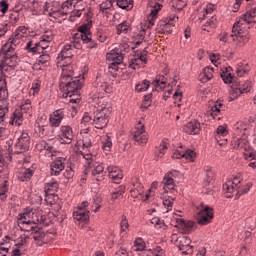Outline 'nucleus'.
I'll use <instances>...</instances> for the list:
<instances>
[{
  "mask_svg": "<svg viewBox=\"0 0 256 256\" xmlns=\"http://www.w3.org/2000/svg\"><path fill=\"white\" fill-rule=\"evenodd\" d=\"M59 190V182L56 179L51 178L48 182L45 183V200L49 203H52L50 197H54L57 191Z\"/></svg>",
  "mask_w": 256,
  "mask_h": 256,
  "instance_id": "obj_18",
  "label": "nucleus"
},
{
  "mask_svg": "<svg viewBox=\"0 0 256 256\" xmlns=\"http://www.w3.org/2000/svg\"><path fill=\"white\" fill-rule=\"evenodd\" d=\"M91 124L94 125L93 113L85 112L82 119H81V125L82 126H90Z\"/></svg>",
  "mask_w": 256,
  "mask_h": 256,
  "instance_id": "obj_44",
  "label": "nucleus"
},
{
  "mask_svg": "<svg viewBox=\"0 0 256 256\" xmlns=\"http://www.w3.org/2000/svg\"><path fill=\"white\" fill-rule=\"evenodd\" d=\"M66 163H67V158H65V157H57L50 164V173H51V175H53L55 177L60 175V173L62 171H64Z\"/></svg>",
  "mask_w": 256,
  "mask_h": 256,
  "instance_id": "obj_19",
  "label": "nucleus"
},
{
  "mask_svg": "<svg viewBox=\"0 0 256 256\" xmlns=\"http://www.w3.org/2000/svg\"><path fill=\"white\" fill-rule=\"evenodd\" d=\"M250 129L249 122L238 121L234 125L235 137L231 141V145L235 150H245L246 153H250V146L247 140V135H249L248 130Z\"/></svg>",
  "mask_w": 256,
  "mask_h": 256,
  "instance_id": "obj_4",
  "label": "nucleus"
},
{
  "mask_svg": "<svg viewBox=\"0 0 256 256\" xmlns=\"http://www.w3.org/2000/svg\"><path fill=\"white\" fill-rule=\"evenodd\" d=\"M117 33H127L128 29H130V24L127 21L122 22V24L117 25L116 27Z\"/></svg>",
  "mask_w": 256,
  "mask_h": 256,
  "instance_id": "obj_56",
  "label": "nucleus"
},
{
  "mask_svg": "<svg viewBox=\"0 0 256 256\" xmlns=\"http://www.w3.org/2000/svg\"><path fill=\"white\" fill-rule=\"evenodd\" d=\"M46 221L43 211H33L32 208H26L17 217V223L20 229H27L28 224H44Z\"/></svg>",
  "mask_w": 256,
  "mask_h": 256,
  "instance_id": "obj_6",
  "label": "nucleus"
},
{
  "mask_svg": "<svg viewBox=\"0 0 256 256\" xmlns=\"http://www.w3.org/2000/svg\"><path fill=\"white\" fill-rule=\"evenodd\" d=\"M245 160H256V151L244 152Z\"/></svg>",
  "mask_w": 256,
  "mask_h": 256,
  "instance_id": "obj_64",
  "label": "nucleus"
},
{
  "mask_svg": "<svg viewBox=\"0 0 256 256\" xmlns=\"http://www.w3.org/2000/svg\"><path fill=\"white\" fill-rule=\"evenodd\" d=\"M146 248V243L144 239L142 238H136L134 242V250L139 251V253H142V251Z\"/></svg>",
  "mask_w": 256,
  "mask_h": 256,
  "instance_id": "obj_50",
  "label": "nucleus"
},
{
  "mask_svg": "<svg viewBox=\"0 0 256 256\" xmlns=\"http://www.w3.org/2000/svg\"><path fill=\"white\" fill-rule=\"evenodd\" d=\"M19 43H21L20 40V33L18 32V30L16 31V35L14 37H11L5 44L4 46H2V51H9L12 50V52L15 51V48L17 47V45H19Z\"/></svg>",
  "mask_w": 256,
  "mask_h": 256,
  "instance_id": "obj_30",
  "label": "nucleus"
},
{
  "mask_svg": "<svg viewBox=\"0 0 256 256\" xmlns=\"http://www.w3.org/2000/svg\"><path fill=\"white\" fill-rule=\"evenodd\" d=\"M108 177L116 184H119L121 179H123V172L117 166H108Z\"/></svg>",
  "mask_w": 256,
  "mask_h": 256,
  "instance_id": "obj_25",
  "label": "nucleus"
},
{
  "mask_svg": "<svg viewBox=\"0 0 256 256\" xmlns=\"http://www.w3.org/2000/svg\"><path fill=\"white\" fill-rule=\"evenodd\" d=\"M20 109H21L23 122L26 119L33 117V106H32V102H31V100H29V98L21 104Z\"/></svg>",
  "mask_w": 256,
  "mask_h": 256,
  "instance_id": "obj_27",
  "label": "nucleus"
},
{
  "mask_svg": "<svg viewBox=\"0 0 256 256\" xmlns=\"http://www.w3.org/2000/svg\"><path fill=\"white\" fill-rule=\"evenodd\" d=\"M111 31L105 25H100L96 31V37L100 43H108Z\"/></svg>",
  "mask_w": 256,
  "mask_h": 256,
  "instance_id": "obj_28",
  "label": "nucleus"
},
{
  "mask_svg": "<svg viewBox=\"0 0 256 256\" xmlns=\"http://www.w3.org/2000/svg\"><path fill=\"white\" fill-rule=\"evenodd\" d=\"M125 193V187L121 186L112 192V199H120Z\"/></svg>",
  "mask_w": 256,
  "mask_h": 256,
  "instance_id": "obj_59",
  "label": "nucleus"
},
{
  "mask_svg": "<svg viewBox=\"0 0 256 256\" xmlns=\"http://www.w3.org/2000/svg\"><path fill=\"white\" fill-rule=\"evenodd\" d=\"M174 29V19L170 18L169 21H160V24L156 28L159 34H170Z\"/></svg>",
  "mask_w": 256,
  "mask_h": 256,
  "instance_id": "obj_24",
  "label": "nucleus"
},
{
  "mask_svg": "<svg viewBox=\"0 0 256 256\" xmlns=\"http://www.w3.org/2000/svg\"><path fill=\"white\" fill-rule=\"evenodd\" d=\"M31 238L34 239V244L38 247H42V245L48 244L50 241L48 233H45L42 229H38L36 226L34 232L31 233Z\"/></svg>",
  "mask_w": 256,
  "mask_h": 256,
  "instance_id": "obj_17",
  "label": "nucleus"
},
{
  "mask_svg": "<svg viewBox=\"0 0 256 256\" xmlns=\"http://www.w3.org/2000/svg\"><path fill=\"white\" fill-rule=\"evenodd\" d=\"M210 60H211L212 64H214V66L218 67L222 61L221 54H211Z\"/></svg>",
  "mask_w": 256,
  "mask_h": 256,
  "instance_id": "obj_60",
  "label": "nucleus"
},
{
  "mask_svg": "<svg viewBox=\"0 0 256 256\" xmlns=\"http://www.w3.org/2000/svg\"><path fill=\"white\" fill-rule=\"evenodd\" d=\"M84 41L85 44L87 45V48L89 49H94L97 48L98 43L96 42V40L92 39V34L89 33L87 36H84Z\"/></svg>",
  "mask_w": 256,
  "mask_h": 256,
  "instance_id": "obj_49",
  "label": "nucleus"
},
{
  "mask_svg": "<svg viewBox=\"0 0 256 256\" xmlns=\"http://www.w3.org/2000/svg\"><path fill=\"white\" fill-rule=\"evenodd\" d=\"M213 73V67H204V69L199 75V81L203 83L211 81V79L213 78Z\"/></svg>",
  "mask_w": 256,
  "mask_h": 256,
  "instance_id": "obj_33",
  "label": "nucleus"
},
{
  "mask_svg": "<svg viewBox=\"0 0 256 256\" xmlns=\"http://www.w3.org/2000/svg\"><path fill=\"white\" fill-rule=\"evenodd\" d=\"M233 69L231 66L225 67L220 73V77L225 84H231L234 81V76L232 75Z\"/></svg>",
  "mask_w": 256,
  "mask_h": 256,
  "instance_id": "obj_34",
  "label": "nucleus"
},
{
  "mask_svg": "<svg viewBox=\"0 0 256 256\" xmlns=\"http://www.w3.org/2000/svg\"><path fill=\"white\" fill-rule=\"evenodd\" d=\"M162 199H163V205L167 208V211H170V209L173 208V204L175 201L174 197L163 194Z\"/></svg>",
  "mask_w": 256,
  "mask_h": 256,
  "instance_id": "obj_47",
  "label": "nucleus"
},
{
  "mask_svg": "<svg viewBox=\"0 0 256 256\" xmlns=\"http://www.w3.org/2000/svg\"><path fill=\"white\" fill-rule=\"evenodd\" d=\"M112 147H113V143H112L111 137L104 136L102 138V148H103V150L110 151Z\"/></svg>",
  "mask_w": 256,
  "mask_h": 256,
  "instance_id": "obj_53",
  "label": "nucleus"
},
{
  "mask_svg": "<svg viewBox=\"0 0 256 256\" xmlns=\"http://www.w3.org/2000/svg\"><path fill=\"white\" fill-rule=\"evenodd\" d=\"M4 57L0 63V71L2 75L0 76V99L4 100L8 97L7 90V81L6 77L13 75L15 73V69L19 64V57L13 52L11 49L8 51H2Z\"/></svg>",
  "mask_w": 256,
  "mask_h": 256,
  "instance_id": "obj_3",
  "label": "nucleus"
},
{
  "mask_svg": "<svg viewBox=\"0 0 256 256\" xmlns=\"http://www.w3.org/2000/svg\"><path fill=\"white\" fill-rule=\"evenodd\" d=\"M227 135V128L224 127V125H219L216 129L215 139L220 147H223L227 144Z\"/></svg>",
  "mask_w": 256,
  "mask_h": 256,
  "instance_id": "obj_23",
  "label": "nucleus"
},
{
  "mask_svg": "<svg viewBox=\"0 0 256 256\" xmlns=\"http://www.w3.org/2000/svg\"><path fill=\"white\" fill-rule=\"evenodd\" d=\"M54 39V36L52 33H45L41 36V43L40 45H43L44 42L47 43L48 46H50L52 40Z\"/></svg>",
  "mask_w": 256,
  "mask_h": 256,
  "instance_id": "obj_57",
  "label": "nucleus"
},
{
  "mask_svg": "<svg viewBox=\"0 0 256 256\" xmlns=\"http://www.w3.org/2000/svg\"><path fill=\"white\" fill-rule=\"evenodd\" d=\"M9 191L8 181H4L0 184V199L5 200L7 199V193Z\"/></svg>",
  "mask_w": 256,
  "mask_h": 256,
  "instance_id": "obj_52",
  "label": "nucleus"
},
{
  "mask_svg": "<svg viewBox=\"0 0 256 256\" xmlns=\"http://www.w3.org/2000/svg\"><path fill=\"white\" fill-rule=\"evenodd\" d=\"M9 114V106L7 104H3L0 106V124H5L6 117Z\"/></svg>",
  "mask_w": 256,
  "mask_h": 256,
  "instance_id": "obj_48",
  "label": "nucleus"
},
{
  "mask_svg": "<svg viewBox=\"0 0 256 256\" xmlns=\"http://www.w3.org/2000/svg\"><path fill=\"white\" fill-rule=\"evenodd\" d=\"M152 104V93L147 94L146 96H144V102L142 103V108H149V106H151Z\"/></svg>",
  "mask_w": 256,
  "mask_h": 256,
  "instance_id": "obj_61",
  "label": "nucleus"
},
{
  "mask_svg": "<svg viewBox=\"0 0 256 256\" xmlns=\"http://www.w3.org/2000/svg\"><path fill=\"white\" fill-rule=\"evenodd\" d=\"M133 136L134 141L137 142L139 145L147 144L149 137L143 120H140L136 124Z\"/></svg>",
  "mask_w": 256,
  "mask_h": 256,
  "instance_id": "obj_10",
  "label": "nucleus"
},
{
  "mask_svg": "<svg viewBox=\"0 0 256 256\" xmlns=\"http://www.w3.org/2000/svg\"><path fill=\"white\" fill-rule=\"evenodd\" d=\"M237 90L240 93H249V91H251V82H244L243 84H239L237 86Z\"/></svg>",
  "mask_w": 256,
  "mask_h": 256,
  "instance_id": "obj_54",
  "label": "nucleus"
},
{
  "mask_svg": "<svg viewBox=\"0 0 256 256\" xmlns=\"http://www.w3.org/2000/svg\"><path fill=\"white\" fill-rule=\"evenodd\" d=\"M90 33V25L89 24H84L79 27L78 33H75L76 41L79 43V49L82 48L83 43H85L84 39L85 36H88Z\"/></svg>",
  "mask_w": 256,
  "mask_h": 256,
  "instance_id": "obj_26",
  "label": "nucleus"
},
{
  "mask_svg": "<svg viewBox=\"0 0 256 256\" xmlns=\"http://www.w3.org/2000/svg\"><path fill=\"white\" fill-rule=\"evenodd\" d=\"M25 51L31 54H40L39 52V43L34 42V40H29L25 45Z\"/></svg>",
  "mask_w": 256,
  "mask_h": 256,
  "instance_id": "obj_41",
  "label": "nucleus"
},
{
  "mask_svg": "<svg viewBox=\"0 0 256 256\" xmlns=\"http://www.w3.org/2000/svg\"><path fill=\"white\" fill-rule=\"evenodd\" d=\"M111 112V106L98 108L95 112H93V126H95L96 129H105L109 123Z\"/></svg>",
  "mask_w": 256,
  "mask_h": 256,
  "instance_id": "obj_8",
  "label": "nucleus"
},
{
  "mask_svg": "<svg viewBox=\"0 0 256 256\" xmlns=\"http://www.w3.org/2000/svg\"><path fill=\"white\" fill-rule=\"evenodd\" d=\"M155 87H160V89H163L166 87L167 84V79L165 76H159L154 82H153Z\"/></svg>",
  "mask_w": 256,
  "mask_h": 256,
  "instance_id": "obj_55",
  "label": "nucleus"
},
{
  "mask_svg": "<svg viewBox=\"0 0 256 256\" xmlns=\"http://www.w3.org/2000/svg\"><path fill=\"white\" fill-rule=\"evenodd\" d=\"M118 7L121 9H132L133 7V0H116Z\"/></svg>",
  "mask_w": 256,
  "mask_h": 256,
  "instance_id": "obj_51",
  "label": "nucleus"
},
{
  "mask_svg": "<svg viewBox=\"0 0 256 256\" xmlns=\"http://www.w3.org/2000/svg\"><path fill=\"white\" fill-rule=\"evenodd\" d=\"M23 123H24L23 113L20 106L10 114L8 124L9 126L21 127L23 126Z\"/></svg>",
  "mask_w": 256,
  "mask_h": 256,
  "instance_id": "obj_20",
  "label": "nucleus"
},
{
  "mask_svg": "<svg viewBox=\"0 0 256 256\" xmlns=\"http://www.w3.org/2000/svg\"><path fill=\"white\" fill-rule=\"evenodd\" d=\"M167 150H168V145L167 143L163 142L160 144V146H158V148H156L155 156L158 159H162V157L165 156Z\"/></svg>",
  "mask_w": 256,
  "mask_h": 256,
  "instance_id": "obj_45",
  "label": "nucleus"
},
{
  "mask_svg": "<svg viewBox=\"0 0 256 256\" xmlns=\"http://www.w3.org/2000/svg\"><path fill=\"white\" fill-rule=\"evenodd\" d=\"M72 7V0L64 1V3L62 4V9L57 10V14L60 13L61 15H68V13L72 11Z\"/></svg>",
  "mask_w": 256,
  "mask_h": 256,
  "instance_id": "obj_43",
  "label": "nucleus"
},
{
  "mask_svg": "<svg viewBox=\"0 0 256 256\" xmlns=\"http://www.w3.org/2000/svg\"><path fill=\"white\" fill-rule=\"evenodd\" d=\"M99 11L103 13V15H109V13L113 11V0L103 1L99 6Z\"/></svg>",
  "mask_w": 256,
  "mask_h": 256,
  "instance_id": "obj_39",
  "label": "nucleus"
},
{
  "mask_svg": "<svg viewBox=\"0 0 256 256\" xmlns=\"http://www.w3.org/2000/svg\"><path fill=\"white\" fill-rule=\"evenodd\" d=\"M200 130V122L196 120L187 122V124H185L183 127V131L188 133V135H198V133H200Z\"/></svg>",
  "mask_w": 256,
  "mask_h": 256,
  "instance_id": "obj_29",
  "label": "nucleus"
},
{
  "mask_svg": "<svg viewBox=\"0 0 256 256\" xmlns=\"http://www.w3.org/2000/svg\"><path fill=\"white\" fill-rule=\"evenodd\" d=\"M213 218V208H210V206H202L198 211L197 223L200 224V226H207V224L211 223Z\"/></svg>",
  "mask_w": 256,
  "mask_h": 256,
  "instance_id": "obj_12",
  "label": "nucleus"
},
{
  "mask_svg": "<svg viewBox=\"0 0 256 256\" xmlns=\"http://www.w3.org/2000/svg\"><path fill=\"white\" fill-rule=\"evenodd\" d=\"M162 0L158 1H151L150 3V15L147 18V25L148 28L153 27V25L156 23L158 12L161 11L163 4L161 3Z\"/></svg>",
  "mask_w": 256,
  "mask_h": 256,
  "instance_id": "obj_14",
  "label": "nucleus"
},
{
  "mask_svg": "<svg viewBox=\"0 0 256 256\" xmlns=\"http://www.w3.org/2000/svg\"><path fill=\"white\" fill-rule=\"evenodd\" d=\"M29 239L30 238L28 235H21L20 238L16 241V247L20 249L22 254H24L28 248Z\"/></svg>",
  "mask_w": 256,
  "mask_h": 256,
  "instance_id": "obj_36",
  "label": "nucleus"
},
{
  "mask_svg": "<svg viewBox=\"0 0 256 256\" xmlns=\"http://www.w3.org/2000/svg\"><path fill=\"white\" fill-rule=\"evenodd\" d=\"M191 239L188 236H179L176 239V245L183 252V254H193L194 246L191 245Z\"/></svg>",
  "mask_w": 256,
  "mask_h": 256,
  "instance_id": "obj_16",
  "label": "nucleus"
},
{
  "mask_svg": "<svg viewBox=\"0 0 256 256\" xmlns=\"http://www.w3.org/2000/svg\"><path fill=\"white\" fill-rule=\"evenodd\" d=\"M31 145V139L28 133H22L19 139L16 141L14 153L20 154L28 151Z\"/></svg>",
  "mask_w": 256,
  "mask_h": 256,
  "instance_id": "obj_13",
  "label": "nucleus"
},
{
  "mask_svg": "<svg viewBox=\"0 0 256 256\" xmlns=\"http://www.w3.org/2000/svg\"><path fill=\"white\" fill-rule=\"evenodd\" d=\"M47 125L44 124L42 119H37L35 122V133L39 135L40 137L46 136L47 135Z\"/></svg>",
  "mask_w": 256,
  "mask_h": 256,
  "instance_id": "obj_38",
  "label": "nucleus"
},
{
  "mask_svg": "<svg viewBox=\"0 0 256 256\" xmlns=\"http://www.w3.org/2000/svg\"><path fill=\"white\" fill-rule=\"evenodd\" d=\"M34 173H35L34 166H31L28 169H22L21 172L19 173V179H21V181L23 182L29 181V179L33 177Z\"/></svg>",
  "mask_w": 256,
  "mask_h": 256,
  "instance_id": "obj_37",
  "label": "nucleus"
},
{
  "mask_svg": "<svg viewBox=\"0 0 256 256\" xmlns=\"http://www.w3.org/2000/svg\"><path fill=\"white\" fill-rule=\"evenodd\" d=\"M65 118V112L63 109L54 110L49 116V124L51 127L61 126L62 121Z\"/></svg>",
  "mask_w": 256,
  "mask_h": 256,
  "instance_id": "obj_21",
  "label": "nucleus"
},
{
  "mask_svg": "<svg viewBox=\"0 0 256 256\" xmlns=\"http://www.w3.org/2000/svg\"><path fill=\"white\" fill-rule=\"evenodd\" d=\"M89 202H82L77 206L76 210L73 212V218L81 223H87L89 221Z\"/></svg>",
  "mask_w": 256,
  "mask_h": 256,
  "instance_id": "obj_9",
  "label": "nucleus"
},
{
  "mask_svg": "<svg viewBox=\"0 0 256 256\" xmlns=\"http://www.w3.org/2000/svg\"><path fill=\"white\" fill-rule=\"evenodd\" d=\"M130 46L127 43H122L118 45L116 48L112 49V51L108 52L106 55V60L109 65V69L111 71H118L120 64L123 63V58L126 52H128Z\"/></svg>",
  "mask_w": 256,
  "mask_h": 256,
  "instance_id": "obj_7",
  "label": "nucleus"
},
{
  "mask_svg": "<svg viewBox=\"0 0 256 256\" xmlns=\"http://www.w3.org/2000/svg\"><path fill=\"white\" fill-rule=\"evenodd\" d=\"M50 60V55L49 54H45L43 53L42 55H40V57L38 58V63L39 64H47Z\"/></svg>",
  "mask_w": 256,
  "mask_h": 256,
  "instance_id": "obj_63",
  "label": "nucleus"
},
{
  "mask_svg": "<svg viewBox=\"0 0 256 256\" xmlns=\"http://www.w3.org/2000/svg\"><path fill=\"white\" fill-rule=\"evenodd\" d=\"M175 227H178L183 233H191L195 229L194 221H185L182 218H175Z\"/></svg>",
  "mask_w": 256,
  "mask_h": 256,
  "instance_id": "obj_22",
  "label": "nucleus"
},
{
  "mask_svg": "<svg viewBox=\"0 0 256 256\" xmlns=\"http://www.w3.org/2000/svg\"><path fill=\"white\" fill-rule=\"evenodd\" d=\"M74 131L71 125H61L57 134V138L61 144H71L74 139Z\"/></svg>",
  "mask_w": 256,
  "mask_h": 256,
  "instance_id": "obj_11",
  "label": "nucleus"
},
{
  "mask_svg": "<svg viewBox=\"0 0 256 256\" xmlns=\"http://www.w3.org/2000/svg\"><path fill=\"white\" fill-rule=\"evenodd\" d=\"M75 49H80V43L77 42L76 34L70 43L63 46L60 54L58 55V64L62 67V73L59 83V88L63 92V97L79 96V91L82 88V83L78 78H73L72 57Z\"/></svg>",
  "mask_w": 256,
  "mask_h": 256,
  "instance_id": "obj_1",
  "label": "nucleus"
},
{
  "mask_svg": "<svg viewBox=\"0 0 256 256\" xmlns=\"http://www.w3.org/2000/svg\"><path fill=\"white\" fill-rule=\"evenodd\" d=\"M252 186V182L242 184L241 178L239 176H235V178L226 181L225 184H223V190L226 197H233L235 194V199H239L242 194L248 193Z\"/></svg>",
  "mask_w": 256,
  "mask_h": 256,
  "instance_id": "obj_5",
  "label": "nucleus"
},
{
  "mask_svg": "<svg viewBox=\"0 0 256 256\" xmlns=\"http://www.w3.org/2000/svg\"><path fill=\"white\" fill-rule=\"evenodd\" d=\"M177 175V170H172L171 172L166 173L161 182V187L165 193H168V190H175L176 183L174 178H176Z\"/></svg>",
  "mask_w": 256,
  "mask_h": 256,
  "instance_id": "obj_15",
  "label": "nucleus"
},
{
  "mask_svg": "<svg viewBox=\"0 0 256 256\" xmlns=\"http://www.w3.org/2000/svg\"><path fill=\"white\" fill-rule=\"evenodd\" d=\"M253 23H256V7H251L248 4L244 15L233 25L232 37L236 48H243V46L249 43L251 39L249 29H251L250 24Z\"/></svg>",
  "mask_w": 256,
  "mask_h": 256,
  "instance_id": "obj_2",
  "label": "nucleus"
},
{
  "mask_svg": "<svg viewBox=\"0 0 256 256\" xmlns=\"http://www.w3.org/2000/svg\"><path fill=\"white\" fill-rule=\"evenodd\" d=\"M151 83L150 81H148L147 79H145L144 81L139 82L138 84H136L135 86V90L138 93H141L142 91H147L148 88L150 87Z\"/></svg>",
  "mask_w": 256,
  "mask_h": 256,
  "instance_id": "obj_46",
  "label": "nucleus"
},
{
  "mask_svg": "<svg viewBox=\"0 0 256 256\" xmlns=\"http://www.w3.org/2000/svg\"><path fill=\"white\" fill-rule=\"evenodd\" d=\"M196 157V153L194 151H192V149H186V151H175L174 154L172 155L173 159H186V160H190L191 162L194 161Z\"/></svg>",
  "mask_w": 256,
  "mask_h": 256,
  "instance_id": "obj_31",
  "label": "nucleus"
},
{
  "mask_svg": "<svg viewBox=\"0 0 256 256\" xmlns=\"http://www.w3.org/2000/svg\"><path fill=\"white\" fill-rule=\"evenodd\" d=\"M105 167L102 163L94 164V169L92 170V175L97 181H102L104 177Z\"/></svg>",
  "mask_w": 256,
  "mask_h": 256,
  "instance_id": "obj_35",
  "label": "nucleus"
},
{
  "mask_svg": "<svg viewBox=\"0 0 256 256\" xmlns=\"http://www.w3.org/2000/svg\"><path fill=\"white\" fill-rule=\"evenodd\" d=\"M29 10L33 15H42L43 14V4L36 0H29L27 3Z\"/></svg>",
  "mask_w": 256,
  "mask_h": 256,
  "instance_id": "obj_32",
  "label": "nucleus"
},
{
  "mask_svg": "<svg viewBox=\"0 0 256 256\" xmlns=\"http://www.w3.org/2000/svg\"><path fill=\"white\" fill-rule=\"evenodd\" d=\"M42 13L48 15L49 17H55L58 14V10H54L51 3H45L42 6Z\"/></svg>",
  "mask_w": 256,
  "mask_h": 256,
  "instance_id": "obj_42",
  "label": "nucleus"
},
{
  "mask_svg": "<svg viewBox=\"0 0 256 256\" xmlns=\"http://www.w3.org/2000/svg\"><path fill=\"white\" fill-rule=\"evenodd\" d=\"M147 55H148V51L144 50L140 52V57L136 58L132 64H136L138 65L140 61H142V63H147Z\"/></svg>",
  "mask_w": 256,
  "mask_h": 256,
  "instance_id": "obj_58",
  "label": "nucleus"
},
{
  "mask_svg": "<svg viewBox=\"0 0 256 256\" xmlns=\"http://www.w3.org/2000/svg\"><path fill=\"white\" fill-rule=\"evenodd\" d=\"M40 90H41V81L39 80L34 81L31 87V92L33 91V95L35 96V94L39 93Z\"/></svg>",
  "mask_w": 256,
  "mask_h": 256,
  "instance_id": "obj_62",
  "label": "nucleus"
},
{
  "mask_svg": "<svg viewBox=\"0 0 256 256\" xmlns=\"http://www.w3.org/2000/svg\"><path fill=\"white\" fill-rule=\"evenodd\" d=\"M222 111H225V105L223 103L216 102L208 111V114H210L212 118H215L217 115L221 114Z\"/></svg>",
  "mask_w": 256,
  "mask_h": 256,
  "instance_id": "obj_40",
  "label": "nucleus"
}]
</instances>
